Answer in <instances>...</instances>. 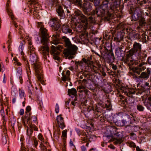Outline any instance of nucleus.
Returning <instances> with one entry per match:
<instances>
[{
  "label": "nucleus",
  "mask_w": 151,
  "mask_h": 151,
  "mask_svg": "<svg viewBox=\"0 0 151 151\" xmlns=\"http://www.w3.org/2000/svg\"><path fill=\"white\" fill-rule=\"evenodd\" d=\"M28 45L29 49L28 53L30 55V61L32 63V64L38 81L42 84H44L42 68L40 63L38 61L37 57L35 51V48L32 45L31 41L29 40H28Z\"/></svg>",
  "instance_id": "f257e3e1"
},
{
  "label": "nucleus",
  "mask_w": 151,
  "mask_h": 151,
  "mask_svg": "<svg viewBox=\"0 0 151 151\" xmlns=\"http://www.w3.org/2000/svg\"><path fill=\"white\" fill-rule=\"evenodd\" d=\"M63 49L62 46L58 45L55 47L52 45L51 46V53L53 55L54 59L59 60L60 58L58 55L60 53V52L63 51V54L66 58L72 59L74 58L73 56L76 54L78 48L76 45L72 44L69 47L64 49L63 50Z\"/></svg>",
  "instance_id": "f03ea898"
},
{
  "label": "nucleus",
  "mask_w": 151,
  "mask_h": 151,
  "mask_svg": "<svg viewBox=\"0 0 151 151\" xmlns=\"http://www.w3.org/2000/svg\"><path fill=\"white\" fill-rule=\"evenodd\" d=\"M41 32V42L42 44L39 48L40 53L43 55L44 59L47 58V55H49V47L48 44L49 43V36L47 33V30L43 27L41 26L40 28Z\"/></svg>",
  "instance_id": "7ed1b4c3"
},
{
  "label": "nucleus",
  "mask_w": 151,
  "mask_h": 151,
  "mask_svg": "<svg viewBox=\"0 0 151 151\" xmlns=\"http://www.w3.org/2000/svg\"><path fill=\"white\" fill-rule=\"evenodd\" d=\"M50 23L52 24V27L56 30L61 29L62 32L65 34L71 32L72 30L66 24H64L61 27L60 21L57 18L51 19Z\"/></svg>",
  "instance_id": "20e7f679"
},
{
  "label": "nucleus",
  "mask_w": 151,
  "mask_h": 151,
  "mask_svg": "<svg viewBox=\"0 0 151 151\" xmlns=\"http://www.w3.org/2000/svg\"><path fill=\"white\" fill-rule=\"evenodd\" d=\"M129 13L132 15V21H136L139 20V26H138L137 28H140V27H142L145 25L146 22L145 21V19L142 17L141 13V12L139 10H129Z\"/></svg>",
  "instance_id": "39448f33"
},
{
  "label": "nucleus",
  "mask_w": 151,
  "mask_h": 151,
  "mask_svg": "<svg viewBox=\"0 0 151 151\" xmlns=\"http://www.w3.org/2000/svg\"><path fill=\"white\" fill-rule=\"evenodd\" d=\"M141 45L139 43L135 42L133 45V48L129 51V53L128 54V57L136 54L137 53L139 54L141 51Z\"/></svg>",
  "instance_id": "423d86ee"
},
{
  "label": "nucleus",
  "mask_w": 151,
  "mask_h": 151,
  "mask_svg": "<svg viewBox=\"0 0 151 151\" xmlns=\"http://www.w3.org/2000/svg\"><path fill=\"white\" fill-rule=\"evenodd\" d=\"M145 64L143 62L139 63L137 66L133 68V70L136 73L139 74L141 72L146 68L145 66H144Z\"/></svg>",
  "instance_id": "0eeeda50"
},
{
  "label": "nucleus",
  "mask_w": 151,
  "mask_h": 151,
  "mask_svg": "<svg viewBox=\"0 0 151 151\" xmlns=\"http://www.w3.org/2000/svg\"><path fill=\"white\" fill-rule=\"evenodd\" d=\"M62 115L60 114L57 116L56 118V121L59 127L62 129L65 127V122L63 118L62 117Z\"/></svg>",
  "instance_id": "6e6552de"
},
{
  "label": "nucleus",
  "mask_w": 151,
  "mask_h": 151,
  "mask_svg": "<svg viewBox=\"0 0 151 151\" xmlns=\"http://www.w3.org/2000/svg\"><path fill=\"white\" fill-rule=\"evenodd\" d=\"M101 13V15L104 17L105 19L108 21L110 20L112 17V14L109 12L108 10H99Z\"/></svg>",
  "instance_id": "1a4fd4ad"
},
{
  "label": "nucleus",
  "mask_w": 151,
  "mask_h": 151,
  "mask_svg": "<svg viewBox=\"0 0 151 151\" xmlns=\"http://www.w3.org/2000/svg\"><path fill=\"white\" fill-rule=\"evenodd\" d=\"M125 34V33L122 30L118 32L116 37L114 38V40L118 42H120L123 39Z\"/></svg>",
  "instance_id": "9d476101"
},
{
  "label": "nucleus",
  "mask_w": 151,
  "mask_h": 151,
  "mask_svg": "<svg viewBox=\"0 0 151 151\" xmlns=\"http://www.w3.org/2000/svg\"><path fill=\"white\" fill-rule=\"evenodd\" d=\"M131 120L130 116L128 114H126L124 118L122 120L124 126L129 127V122Z\"/></svg>",
  "instance_id": "9b49d317"
},
{
  "label": "nucleus",
  "mask_w": 151,
  "mask_h": 151,
  "mask_svg": "<svg viewBox=\"0 0 151 151\" xmlns=\"http://www.w3.org/2000/svg\"><path fill=\"white\" fill-rule=\"evenodd\" d=\"M22 69L20 67H18L17 70L16 76L17 78H19L21 84H22L23 82V80L22 78Z\"/></svg>",
  "instance_id": "f8f14e48"
},
{
  "label": "nucleus",
  "mask_w": 151,
  "mask_h": 151,
  "mask_svg": "<svg viewBox=\"0 0 151 151\" xmlns=\"http://www.w3.org/2000/svg\"><path fill=\"white\" fill-rule=\"evenodd\" d=\"M84 13L86 15L88 16L91 15V16L89 17V19L91 21V22H93L94 21V19L92 17V16L95 14V12L94 10H93L92 12H91L90 10H83Z\"/></svg>",
  "instance_id": "ddd939ff"
},
{
  "label": "nucleus",
  "mask_w": 151,
  "mask_h": 151,
  "mask_svg": "<svg viewBox=\"0 0 151 151\" xmlns=\"http://www.w3.org/2000/svg\"><path fill=\"white\" fill-rule=\"evenodd\" d=\"M61 40L63 42L65 47L67 48L72 44L69 39L65 36L62 37Z\"/></svg>",
  "instance_id": "4468645a"
},
{
  "label": "nucleus",
  "mask_w": 151,
  "mask_h": 151,
  "mask_svg": "<svg viewBox=\"0 0 151 151\" xmlns=\"http://www.w3.org/2000/svg\"><path fill=\"white\" fill-rule=\"evenodd\" d=\"M115 59L113 53L110 51L108 54V56L106 58L107 62L108 63H112L114 62Z\"/></svg>",
  "instance_id": "2eb2a0df"
},
{
  "label": "nucleus",
  "mask_w": 151,
  "mask_h": 151,
  "mask_svg": "<svg viewBox=\"0 0 151 151\" xmlns=\"http://www.w3.org/2000/svg\"><path fill=\"white\" fill-rule=\"evenodd\" d=\"M68 94L71 98H73L74 96H77V90L74 88L68 89Z\"/></svg>",
  "instance_id": "dca6fc26"
},
{
  "label": "nucleus",
  "mask_w": 151,
  "mask_h": 151,
  "mask_svg": "<svg viewBox=\"0 0 151 151\" xmlns=\"http://www.w3.org/2000/svg\"><path fill=\"white\" fill-rule=\"evenodd\" d=\"M147 73L145 72H143L141 74V75L139 76V78H148L149 77V75L150 74V68H147Z\"/></svg>",
  "instance_id": "f3484780"
},
{
  "label": "nucleus",
  "mask_w": 151,
  "mask_h": 151,
  "mask_svg": "<svg viewBox=\"0 0 151 151\" xmlns=\"http://www.w3.org/2000/svg\"><path fill=\"white\" fill-rule=\"evenodd\" d=\"M70 71L68 70L66 72V75H65L64 73H62V81L65 82L66 80L68 81H69L70 80V79L69 78V76L70 75Z\"/></svg>",
  "instance_id": "a211bd4d"
},
{
  "label": "nucleus",
  "mask_w": 151,
  "mask_h": 151,
  "mask_svg": "<svg viewBox=\"0 0 151 151\" xmlns=\"http://www.w3.org/2000/svg\"><path fill=\"white\" fill-rule=\"evenodd\" d=\"M147 97L144 103L147 109L151 111V97Z\"/></svg>",
  "instance_id": "6ab92c4d"
},
{
  "label": "nucleus",
  "mask_w": 151,
  "mask_h": 151,
  "mask_svg": "<svg viewBox=\"0 0 151 151\" xmlns=\"http://www.w3.org/2000/svg\"><path fill=\"white\" fill-rule=\"evenodd\" d=\"M8 139V137L7 135L4 133L2 135V143L3 145H5L7 143V141Z\"/></svg>",
  "instance_id": "aec40b11"
},
{
  "label": "nucleus",
  "mask_w": 151,
  "mask_h": 151,
  "mask_svg": "<svg viewBox=\"0 0 151 151\" xmlns=\"http://www.w3.org/2000/svg\"><path fill=\"white\" fill-rule=\"evenodd\" d=\"M54 37L55 39L53 41V43L56 45L58 44L59 43V39L58 38V37H59V35H54Z\"/></svg>",
  "instance_id": "412c9836"
},
{
  "label": "nucleus",
  "mask_w": 151,
  "mask_h": 151,
  "mask_svg": "<svg viewBox=\"0 0 151 151\" xmlns=\"http://www.w3.org/2000/svg\"><path fill=\"white\" fill-rule=\"evenodd\" d=\"M17 93V90L15 87L12 86L11 88V93L12 95L15 96Z\"/></svg>",
  "instance_id": "4be33fe9"
},
{
  "label": "nucleus",
  "mask_w": 151,
  "mask_h": 151,
  "mask_svg": "<svg viewBox=\"0 0 151 151\" xmlns=\"http://www.w3.org/2000/svg\"><path fill=\"white\" fill-rule=\"evenodd\" d=\"M59 16L61 17H64L65 16V14L63 10H56Z\"/></svg>",
  "instance_id": "5701e85b"
},
{
  "label": "nucleus",
  "mask_w": 151,
  "mask_h": 151,
  "mask_svg": "<svg viewBox=\"0 0 151 151\" xmlns=\"http://www.w3.org/2000/svg\"><path fill=\"white\" fill-rule=\"evenodd\" d=\"M74 12L75 16L77 17L80 16L81 17H83L84 16V15L82 14L79 10H77V11L75 10Z\"/></svg>",
  "instance_id": "b1692460"
},
{
  "label": "nucleus",
  "mask_w": 151,
  "mask_h": 151,
  "mask_svg": "<svg viewBox=\"0 0 151 151\" xmlns=\"http://www.w3.org/2000/svg\"><path fill=\"white\" fill-rule=\"evenodd\" d=\"M31 110V108L30 106H27L26 108V112H25L26 113V115H27L26 116V117H28V115H29V116L31 115V114L29 113V111Z\"/></svg>",
  "instance_id": "393cba45"
},
{
  "label": "nucleus",
  "mask_w": 151,
  "mask_h": 151,
  "mask_svg": "<svg viewBox=\"0 0 151 151\" xmlns=\"http://www.w3.org/2000/svg\"><path fill=\"white\" fill-rule=\"evenodd\" d=\"M86 136H88V135L86 134L85 133H84L83 134H81V140L84 141H87V140L88 141V139H87V137H86Z\"/></svg>",
  "instance_id": "a878e982"
},
{
  "label": "nucleus",
  "mask_w": 151,
  "mask_h": 151,
  "mask_svg": "<svg viewBox=\"0 0 151 151\" xmlns=\"http://www.w3.org/2000/svg\"><path fill=\"white\" fill-rule=\"evenodd\" d=\"M88 136H86L87 139H88V141L91 142L92 141V139H96V137L93 135H87Z\"/></svg>",
  "instance_id": "bb28decb"
},
{
  "label": "nucleus",
  "mask_w": 151,
  "mask_h": 151,
  "mask_svg": "<svg viewBox=\"0 0 151 151\" xmlns=\"http://www.w3.org/2000/svg\"><path fill=\"white\" fill-rule=\"evenodd\" d=\"M27 131L28 136L29 137V138L30 139L31 138V135L32 134L33 131V130L32 129L30 128L29 129H27Z\"/></svg>",
  "instance_id": "cd10ccee"
},
{
  "label": "nucleus",
  "mask_w": 151,
  "mask_h": 151,
  "mask_svg": "<svg viewBox=\"0 0 151 151\" xmlns=\"http://www.w3.org/2000/svg\"><path fill=\"white\" fill-rule=\"evenodd\" d=\"M23 59L24 62V64H25L26 68H28V69H29V70H30L29 65L28 63V61L24 57H23Z\"/></svg>",
  "instance_id": "c85d7f7f"
},
{
  "label": "nucleus",
  "mask_w": 151,
  "mask_h": 151,
  "mask_svg": "<svg viewBox=\"0 0 151 151\" xmlns=\"http://www.w3.org/2000/svg\"><path fill=\"white\" fill-rule=\"evenodd\" d=\"M7 13L8 14L9 16L12 19H14V16L13 14V13L12 10H7Z\"/></svg>",
  "instance_id": "c756f323"
},
{
  "label": "nucleus",
  "mask_w": 151,
  "mask_h": 151,
  "mask_svg": "<svg viewBox=\"0 0 151 151\" xmlns=\"http://www.w3.org/2000/svg\"><path fill=\"white\" fill-rule=\"evenodd\" d=\"M144 108V107L140 104H138L137 106V109L139 111H143Z\"/></svg>",
  "instance_id": "7c9ffc66"
},
{
  "label": "nucleus",
  "mask_w": 151,
  "mask_h": 151,
  "mask_svg": "<svg viewBox=\"0 0 151 151\" xmlns=\"http://www.w3.org/2000/svg\"><path fill=\"white\" fill-rule=\"evenodd\" d=\"M0 112L1 116L2 117L3 119L5 121V113L4 109V107L3 106L2 107V108Z\"/></svg>",
  "instance_id": "2f4dec72"
},
{
  "label": "nucleus",
  "mask_w": 151,
  "mask_h": 151,
  "mask_svg": "<svg viewBox=\"0 0 151 151\" xmlns=\"http://www.w3.org/2000/svg\"><path fill=\"white\" fill-rule=\"evenodd\" d=\"M40 147L41 150H42L43 151H46V147L42 142L40 145Z\"/></svg>",
  "instance_id": "473e14b6"
},
{
  "label": "nucleus",
  "mask_w": 151,
  "mask_h": 151,
  "mask_svg": "<svg viewBox=\"0 0 151 151\" xmlns=\"http://www.w3.org/2000/svg\"><path fill=\"white\" fill-rule=\"evenodd\" d=\"M91 59H92L91 58H89L87 60L85 58H83L82 60L85 63L88 64V63H90V62H91Z\"/></svg>",
  "instance_id": "72a5a7b5"
},
{
  "label": "nucleus",
  "mask_w": 151,
  "mask_h": 151,
  "mask_svg": "<svg viewBox=\"0 0 151 151\" xmlns=\"http://www.w3.org/2000/svg\"><path fill=\"white\" fill-rule=\"evenodd\" d=\"M19 93L20 96L21 98H23L24 97V91L20 89L19 90Z\"/></svg>",
  "instance_id": "f704fd0d"
},
{
  "label": "nucleus",
  "mask_w": 151,
  "mask_h": 151,
  "mask_svg": "<svg viewBox=\"0 0 151 151\" xmlns=\"http://www.w3.org/2000/svg\"><path fill=\"white\" fill-rule=\"evenodd\" d=\"M38 0H28V2L29 4H35L38 2Z\"/></svg>",
  "instance_id": "c9c22d12"
},
{
  "label": "nucleus",
  "mask_w": 151,
  "mask_h": 151,
  "mask_svg": "<svg viewBox=\"0 0 151 151\" xmlns=\"http://www.w3.org/2000/svg\"><path fill=\"white\" fill-rule=\"evenodd\" d=\"M115 134L116 136L118 137V139H122V138L123 137L122 135L120 132H117L116 133H115Z\"/></svg>",
  "instance_id": "e433bc0d"
},
{
  "label": "nucleus",
  "mask_w": 151,
  "mask_h": 151,
  "mask_svg": "<svg viewBox=\"0 0 151 151\" xmlns=\"http://www.w3.org/2000/svg\"><path fill=\"white\" fill-rule=\"evenodd\" d=\"M85 88L83 86H79L78 87V90L79 89V90L78 91H79L80 93H82L83 92V91Z\"/></svg>",
  "instance_id": "4c0bfd02"
},
{
  "label": "nucleus",
  "mask_w": 151,
  "mask_h": 151,
  "mask_svg": "<svg viewBox=\"0 0 151 151\" xmlns=\"http://www.w3.org/2000/svg\"><path fill=\"white\" fill-rule=\"evenodd\" d=\"M128 145L129 147H132L134 148H135L137 147H136V145L133 142H129Z\"/></svg>",
  "instance_id": "58836bf2"
},
{
  "label": "nucleus",
  "mask_w": 151,
  "mask_h": 151,
  "mask_svg": "<svg viewBox=\"0 0 151 151\" xmlns=\"http://www.w3.org/2000/svg\"><path fill=\"white\" fill-rule=\"evenodd\" d=\"M30 128L32 130L34 129L35 131H38V128L35 125L31 124L29 125Z\"/></svg>",
  "instance_id": "ea45409f"
},
{
  "label": "nucleus",
  "mask_w": 151,
  "mask_h": 151,
  "mask_svg": "<svg viewBox=\"0 0 151 151\" xmlns=\"http://www.w3.org/2000/svg\"><path fill=\"white\" fill-rule=\"evenodd\" d=\"M27 12L29 13V14L32 13H33V14H36V13H37L38 10H27Z\"/></svg>",
  "instance_id": "a19ab883"
},
{
  "label": "nucleus",
  "mask_w": 151,
  "mask_h": 151,
  "mask_svg": "<svg viewBox=\"0 0 151 151\" xmlns=\"http://www.w3.org/2000/svg\"><path fill=\"white\" fill-rule=\"evenodd\" d=\"M117 125L118 126L120 127L124 126L122 120L119 121L117 122Z\"/></svg>",
  "instance_id": "79ce46f5"
},
{
  "label": "nucleus",
  "mask_w": 151,
  "mask_h": 151,
  "mask_svg": "<svg viewBox=\"0 0 151 151\" xmlns=\"http://www.w3.org/2000/svg\"><path fill=\"white\" fill-rule=\"evenodd\" d=\"M116 140L117 141L114 142V143L115 145H117L118 143L121 144L122 142V139H116Z\"/></svg>",
  "instance_id": "37998d69"
},
{
  "label": "nucleus",
  "mask_w": 151,
  "mask_h": 151,
  "mask_svg": "<svg viewBox=\"0 0 151 151\" xmlns=\"http://www.w3.org/2000/svg\"><path fill=\"white\" fill-rule=\"evenodd\" d=\"M16 122V119L14 118H13L12 120L11 121V124L12 127L13 128H14V124H15Z\"/></svg>",
  "instance_id": "c03bdc74"
},
{
  "label": "nucleus",
  "mask_w": 151,
  "mask_h": 151,
  "mask_svg": "<svg viewBox=\"0 0 151 151\" xmlns=\"http://www.w3.org/2000/svg\"><path fill=\"white\" fill-rule=\"evenodd\" d=\"M59 111V106L58 104H56L55 111L56 113H58Z\"/></svg>",
  "instance_id": "a18cd8bd"
},
{
  "label": "nucleus",
  "mask_w": 151,
  "mask_h": 151,
  "mask_svg": "<svg viewBox=\"0 0 151 151\" xmlns=\"http://www.w3.org/2000/svg\"><path fill=\"white\" fill-rule=\"evenodd\" d=\"M14 60L15 61L14 62V63L17 65L20 66L21 65V64L19 62L17 61V58H14Z\"/></svg>",
  "instance_id": "49530a36"
},
{
  "label": "nucleus",
  "mask_w": 151,
  "mask_h": 151,
  "mask_svg": "<svg viewBox=\"0 0 151 151\" xmlns=\"http://www.w3.org/2000/svg\"><path fill=\"white\" fill-rule=\"evenodd\" d=\"M67 130H64L62 132V136L63 137H65L67 135Z\"/></svg>",
  "instance_id": "de8ad7c7"
},
{
  "label": "nucleus",
  "mask_w": 151,
  "mask_h": 151,
  "mask_svg": "<svg viewBox=\"0 0 151 151\" xmlns=\"http://www.w3.org/2000/svg\"><path fill=\"white\" fill-rule=\"evenodd\" d=\"M134 39H137L139 37V35L137 33L134 32Z\"/></svg>",
  "instance_id": "09e8293b"
},
{
  "label": "nucleus",
  "mask_w": 151,
  "mask_h": 151,
  "mask_svg": "<svg viewBox=\"0 0 151 151\" xmlns=\"http://www.w3.org/2000/svg\"><path fill=\"white\" fill-rule=\"evenodd\" d=\"M134 32H130L129 35V37L132 38H134Z\"/></svg>",
  "instance_id": "8fccbe9b"
},
{
  "label": "nucleus",
  "mask_w": 151,
  "mask_h": 151,
  "mask_svg": "<svg viewBox=\"0 0 151 151\" xmlns=\"http://www.w3.org/2000/svg\"><path fill=\"white\" fill-rule=\"evenodd\" d=\"M111 65L112 68L114 70H116L117 69V67L116 66V65H115L113 64H112Z\"/></svg>",
  "instance_id": "3c124183"
},
{
  "label": "nucleus",
  "mask_w": 151,
  "mask_h": 151,
  "mask_svg": "<svg viewBox=\"0 0 151 151\" xmlns=\"http://www.w3.org/2000/svg\"><path fill=\"white\" fill-rule=\"evenodd\" d=\"M145 38L146 40H148L149 41H150V37L151 36H148L147 35H146L145 36Z\"/></svg>",
  "instance_id": "603ef678"
},
{
  "label": "nucleus",
  "mask_w": 151,
  "mask_h": 151,
  "mask_svg": "<svg viewBox=\"0 0 151 151\" xmlns=\"http://www.w3.org/2000/svg\"><path fill=\"white\" fill-rule=\"evenodd\" d=\"M33 90V89L32 87L31 88H29V93L30 94L29 95V97H30V95H32V91Z\"/></svg>",
  "instance_id": "864d4df0"
},
{
  "label": "nucleus",
  "mask_w": 151,
  "mask_h": 151,
  "mask_svg": "<svg viewBox=\"0 0 151 151\" xmlns=\"http://www.w3.org/2000/svg\"><path fill=\"white\" fill-rule=\"evenodd\" d=\"M38 138L41 141H42L43 139V138L42 137V136L41 134H39L38 136Z\"/></svg>",
  "instance_id": "5fc2aeb1"
},
{
  "label": "nucleus",
  "mask_w": 151,
  "mask_h": 151,
  "mask_svg": "<svg viewBox=\"0 0 151 151\" xmlns=\"http://www.w3.org/2000/svg\"><path fill=\"white\" fill-rule=\"evenodd\" d=\"M34 144L35 145V147H36L37 146L38 144V142L36 139H34Z\"/></svg>",
  "instance_id": "6e6d98bb"
},
{
  "label": "nucleus",
  "mask_w": 151,
  "mask_h": 151,
  "mask_svg": "<svg viewBox=\"0 0 151 151\" xmlns=\"http://www.w3.org/2000/svg\"><path fill=\"white\" fill-rule=\"evenodd\" d=\"M93 69L94 72L96 73V71L98 70V68L96 66H93Z\"/></svg>",
  "instance_id": "4d7b16f0"
},
{
  "label": "nucleus",
  "mask_w": 151,
  "mask_h": 151,
  "mask_svg": "<svg viewBox=\"0 0 151 151\" xmlns=\"http://www.w3.org/2000/svg\"><path fill=\"white\" fill-rule=\"evenodd\" d=\"M70 102V101L68 100L65 102V106L66 107H67L68 108H69V107H68V106L69 105V104Z\"/></svg>",
  "instance_id": "13d9d810"
},
{
  "label": "nucleus",
  "mask_w": 151,
  "mask_h": 151,
  "mask_svg": "<svg viewBox=\"0 0 151 151\" xmlns=\"http://www.w3.org/2000/svg\"><path fill=\"white\" fill-rule=\"evenodd\" d=\"M24 113V109H21L20 110V112H19V114L21 115H22Z\"/></svg>",
  "instance_id": "bf43d9fd"
},
{
  "label": "nucleus",
  "mask_w": 151,
  "mask_h": 151,
  "mask_svg": "<svg viewBox=\"0 0 151 151\" xmlns=\"http://www.w3.org/2000/svg\"><path fill=\"white\" fill-rule=\"evenodd\" d=\"M73 2L76 4H79L81 0H72Z\"/></svg>",
  "instance_id": "052dcab7"
},
{
  "label": "nucleus",
  "mask_w": 151,
  "mask_h": 151,
  "mask_svg": "<svg viewBox=\"0 0 151 151\" xmlns=\"http://www.w3.org/2000/svg\"><path fill=\"white\" fill-rule=\"evenodd\" d=\"M81 148L82 151H86V148L84 146H82L81 147Z\"/></svg>",
  "instance_id": "680f3d73"
},
{
  "label": "nucleus",
  "mask_w": 151,
  "mask_h": 151,
  "mask_svg": "<svg viewBox=\"0 0 151 151\" xmlns=\"http://www.w3.org/2000/svg\"><path fill=\"white\" fill-rule=\"evenodd\" d=\"M151 60L150 59V57H149L148 58V59L147 60V62H148V64L150 65H151V61H150V60Z\"/></svg>",
  "instance_id": "e2e57ef3"
},
{
  "label": "nucleus",
  "mask_w": 151,
  "mask_h": 151,
  "mask_svg": "<svg viewBox=\"0 0 151 151\" xmlns=\"http://www.w3.org/2000/svg\"><path fill=\"white\" fill-rule=\"evenodd\" d=\"M83 61L77 62L78 64L79 65H82L83 63Z\"/></svg>",
  "instance_id": "0e129e2a"
},
{
  "label": "nucleus",
  "mask_w": 151,
  "mask_h": 151,
  "mask_svg": "<svg viewBox=\"0 0 151 151\" xmlns=\"http://www.w3.org/2000/svg\"><path fill=\"white\" fill-rule=\"evenodd\" d=\"M84 101H83V102H82V104H83V105H85V106H86V103H87V100L86 99H83Z\"/></svg>",
  "instance_id": "69168bd1"
},
{
  "label": "nucleus",
  "mask_w": 151,
  "mask_h": 151,
  "mask_svg": "<svg viewBox=\"0 0 151 151\" xmlns=\"http://www.w3.org/2000/svg\"><path fill=\"white\" fill-rule=\"evenodd\" d=\"M89 91L87 89H85V88L84 89L83 91V92L86 95L88 94V93Z\"/></svg>",
  "instance_id": "338daca9"
},
{
  "label": "nucleus",
  "mask_w": 151,
  "mask_h": 151,
  "mask_svg": "<svg viewBox=\"0 0 151 151\" xmlns=\"http://www.w3.org/2000/svg\"><path fill=\"white\" fill-rule=\"evenodd\" d=\"M136 150L137 151H143V150H141L138 146L136 147Z\"/></svg>",
  "instance_id": "774afa93"
}]
</instances>
